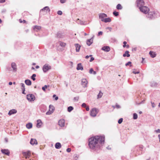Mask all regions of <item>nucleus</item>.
Returning <instances> with one entry per match:
<instances>
[{
  "label": "nucleus",
  "mask_w": 160,
  "mask_h": 160,
  "mask_svg": "<svg viewBox=\"0 0 160 160\" xmlns=\"http://www.w3.org/2000/svg\"><path fill=\"white\" fill-rule=\"evenodd\" d=\"M6 12V10L5 8L2 9L1 11V12L2 13H5Z\"/></svg>",
  "instance_id": "obj_41"
},
{
  "label": "nucleus",
  "mask_w": 160,
  "mask_h": 160,
  "mask_svg": "<svg viewBox=\"0 0 160 160\" xmlns=\"http://www.w3.org/2000/svg\"><path fill=\"white\" fill-rule=\"evenodd\" d=\"M82 107H84V108H85L86 107V104L84 103L82 104Z\"/></svg>",
  "instance_id": "obj_50"
},
{
  "label": "nucleus",
  "mask_w": 160,
  "mask_h": 160,
  "mask_svg": "<svg viewBox=\"0 0 160 160\" xmlns=\"http://www.w3.org/2000/svg\"><path fill=\"white\" fill-rule=\"evenodd\" d=\"M158 136L159 138V142H160V134Z\"/></svg>",
  "instance_id": "obj_64"
},
{
  "label": "nucleus",
  "mask_w": 160,
  "mask_h": 160,
  "mask_svg": "<svg viewBox=\"0 0 160 160\" xmlns=\"http://www.w3.org/2000/svg\"><path fill=\"white\" fill-rule=\"evenodd\" d=\"M133 118L134 119H136L138 118V115L136 113H134L133 114Z\"/></svg>",
  "instance_id": "obj_36"
},
{
  "label": "nucleus",
  "mask_w": 160,
  "mask_h": 160,
  "mask_svg": "<svg viewBox=\"0 0 160 160\" xmlns=\"http://www.w3.org/2000/svg\"><path fill=\"white\" fill-rule=\"evenodd\" d=\"M92 42L93 39L91 38L87 40V44L88 46H89L92 43Z\"/></svg>",
  "instance_id": "obj_24"
},
{
  "label": "nucleus",
  "mask_w": 160,
  "mask_h": 160,
  "mask_svg": "<svg viewBox=\"0 0 160 160\" xmlns=\"http://www.w3.org/2000/svg\"><path fill=\"white\" fill-rule=\"evenodd\" d=\"M152 104V106L153 108H154L155 107V105L154 102H151Z\"/></svg>",
  "instance_id": "obj_46"
},
{
  "label": "nucleus",
  "mask_w": 160,
  "mask_h": 160,
  "mask_svg": "<svg viewBox=\"0 0 160 160\" xmlns=\"http://www.w3.org/2000/svg\"><path fill=\"white\" fill-rule=\"evenodd\" d=\"M75 46L76 48V50L77 52H78L81 46L78 44H75Z\"/></svg>",
  "instance_id": "obj_22"
},
{
  "label": "nucleus",
  "mask_w": 160,
  "mask_h": 160,
  "mask_svg": "<svg viewBox=\"0 0 160 160\" xmlns=\"http://www.w3.org/2000/svg\"><path fill=\"white\" fill-rule=\"evenodd\" d=\"M1 152L2 153L6 154L7 155H9L10 152L8 149H2Z\"/></svg>",
  "instance_id": "obj_19"
},
{
  "label": "nucleus",
  "mask_w": 160,
  "mask_h": 160,
  "mask_svg": "<svg viewBox=\"0 0 160 160\" xmlns=\"http://www.w3.org/2000/svg\"><path fill=\"white\" fill-rule=\"evenodd\" d=\"M48 87H47V86L45 85L44 86V87H42V90L44 91H45V89L46 88H47Z\"/></svg>",
  "instance_id": "obj_40"
},
{
  "label": "nucleus",
  "mask_w": 160,
  "mask_h": 160,
  "mask_svg": "<svg viewBox=\"0 0 160 160\" xmlns=\"http://www.w3.org/2000/svg\"><path fill=\"white\" fill-rule=\"evenodd\" d=\"M22 84V88H24V84L23 83H21Z\"/></svg>",
  "instance_id": "obj_61"
},
{
  "label": "nucleus",
  "mask_w": 160,
  "mask_h": 160,
  "mask_svg": "<svg viewBox=\"0 0 160 160\" xmlns=\"http://www.w3.org/2000/svg\"><path fill=\"white\" fill-rule=\"evenodd\" d=\"M103 95V93L101 91H100L99 94L98 95V98H101Z\"/></svg>",
  "instance_id": "obj_33"
},
{
  "label": "nucleus",
  "mask_w": 160,
  "mask_h": 160,
  "mask_svg": "<svg viewBox=\"0 0 160 160\" xmlns=\"http://www.w3.org/2000/svg\"><path fill=\"white\" fill-rule=\"evenodd\" d=\"M93 71V69L92 68H91L89 71V72L90 74H92Z\"/></svg>",
  "instance_id": "obj_43"
},
{
  "label": "nucleus",
  "mask_w": 160,
  "mask_h": 160,
  "mask_svg": "<svg viewBox=\"0 0 160 160\" xmlns=\"http://www.w3.org/2000/svg\"><path fill=\"white\" fill-rule=\"evenodd\" d=\"M36 77V75L35 74H32V76L31 77V78L32 79L33 81H35L36 80L35 77Z\"/></svg>",
  "instance_id": "obj_34"
},
{
  "label": "nucleus",
  "mask_w": 160,
  "mask_h": 160,
  "mask_svg": "<svg viewBox=\"0 0 160 160\" xmlns=\"http://www.w3.org/2000/svg\"><path fill=\"white\" fill-rule=\"evenodd\" d=\"M116 108H120V107L119 105H116Z\"/></svg>",
  "instance_id": "obj_60"
},
{
  "label": "nucleus",
  "mask_w": 160,
  "mask_h": 160,
  "mask_svg": "<svg viewBox=\"0 0 160 160\" xmlns=\"http://www.w3.org/2000/svg\"><path fill=\"white\" fill-rule=\"evenodd\" d=\"M11 67L13 69V71L14 72L16 71L17 70V66L16 64L14 62H12L11 63Z\"/></svg>",
  "instance_id": "obj_17"
},
{
  "label": "nucleus",
  "mask_w": 160,
  "mask_h": 160,
  "mask_svg": "<svg viewBox=\"0 0 160 160\" xmlns=\"http://www.w3.org/2000/svg\"><path fill=\"white\" fill-rule=\"evenodd\" d=\"M102 32L101 31L99 32L98 33V35H102Z\"/></svg>",
  "instance_id": "obj_55"
},
{
  "label": "nucleus",
  "mask_w": 160,
  "mask_h": 160,
  "mask_svg": "<svg viewBox=\"0 0 160 160\" xmlns=\"http://www.w3.org/2000/svg\"><path fill=\"white\" fill-rule=\"evenodd\" d=\"M127 42L126 41H124L123 42L124 45H123V47L125 48L126 46V44H127Z\"/></svg>",
  "instance_id": "obj_48"
},
{
  "label": "nucleus",
  "mask_w": 160,
  "mask_h": 160,
  "mask_svg": "<svg viewBox=\"0 0 160 160\" xmlns=\"http://www.w3.org/2000/svg\"><path fill=\"white\" fill-rule=\"evenodd\" d=\"M150 56L152 58H154L156 57V54L155 52H154L152 51H150L149 53Z\"/></svg>",
  "instance_id": "obj_26"
},
{
  "label": "nucleus",
  "mask_w": 160,
  "mask_h": 160,
  "mask_svg": "<svg viewBox=\"0 0 160 160\" xmlns=\"http://www.w3.org/2000/svg\"><path fill=\"white\" fill-rule=\"evenodd\" d=\"M104 136H97L90 138L89 140L88 145L90 148L94 150L99 149L104 142Z\"/></svg>",
  "instance_id": "obj_1"
},
{
  "label": "nucleus",
  "mask_w": 160,
  "mask_h": 160,
  "mask_svg": "<svg viewBox=\"0 0 160 160\" xmlns=\"http://www.w3.org/2000/svg\"><path fill=\"white\" fill-rule=\"evenodd\" d=\"M55 147L56 149H59L61 147V145L59 142H57L55 144Z\"/></svg>",
  "instance_id": "obj_25"
},
{
  "label": "nucleus",
  "mask_w": 160,
  "mask_h": 160,
  "mask_svg": "<svg viewBox=\"0 0 160 160\" xmlns=\"http://www.w3.org/2000/svg\"><path fill=\"white\" fill-rule=\"evenodd\" d=\"M110 49L109 47L107 46H104L102 48V50L107 52H109Z\"/></svg>",
  "instance_id": "obj_16"
},
{
  "label": "nucleus",
  "mask_w": 160,
  "mask_h": 160,
  "mask_svg": "<svg viewBox=\"0 0 160 160\" xmlns=\"http://www.w3.org/2000/svg\"><path fill=\"white\" fill-rule=\"evenodd\" d=\"M73 109V108L72 107L69 106L68 108V111L69 112H70Z\"/></svg>",
  "instance_id": "obj_32"
},
{
  "label": "nucleus",
  "mask_w": 160,
  "mask_h": 160,
  "mask_svg": "<svg viewBox=\"0 0 160 160\" xmlns=\"http://www.w3.org/2000/svg\"><path fill=\"white\" fill-rule=\"evenodd\" d=\"M154 132L157 133H160V129H158V130H155Z\"/></svg>",
  "instance_id": "obj_45"
},
{
  "label": "nucleus",
  "mask_w": 160,
  "mask_h": 160,
  "mask_svg": "<svg viewBox=\"0 0 160 160\" xmlns=\"http://www.w3.org/2000/svg\"><path fill=\"white\" fill-rule=\"evenodd\" d=\"M26 23V22L25 20H23V21H22L21 20V23Z\"/></svg>",
  "instance_id": "obj_54"
},
{
  "label": "nucleus",
  "mask_w": 160,
  "mask_h": 160,
  "mask_svg": "<svg viewBox=\"0 0 160 160\" xmlns=\"http://www.w3.org/2000/svg\"><path fill=\"white\" fill-rule=\"evenodd\" d=\"M147 17L150 19L154 18L155 17V13L153 12H150L148 15Z\"/></svg>",
  "instance_id": "obj_12"
},
{
  "label": "nucleus",
  "mask_w": 160,
  "mask_h": 160,
  "mask_svg": "<svg viewBox=\"0 0 160 160\" xmlns=\"http://www.w3.org/2000/svg\"><path fill=\"white\" fill-rule=\"evenodd\" d=\"M41 124H42L37 123V125H36L37 127L38 128H40V127L41 126Z\"/></svg>",
  "instance_id": "obj_42"
},
{
  "label": "nucleus",
  "mask_w": 160,
  "mask_h": 160,
  "mask_svg": "<svg viewBox=\"0 0 160 160\" xmlns=\"http://www.w3.org/2000/svg\"><path fill=\"white\" fill-rule=\"evenodd\" d=\"M71 151V149L70 148H68L67 149V151L68 152H70Z\"/></svg>",
  "instance_id": "obj_52"
},
{
  "label": "nucleus",
  "mask_w": 160,
  "mask_h": 160,
  "mask_svg": "<svg viewBox=\"0 0 160 160\" xmlns=\"http://www.w3.org/2000/svg\"><path fill=\"white\" fill-rule=\"evenodd\" d=\"M27 128L28 129H30L32 128V125L31 123H28L26 125Z\"/></svg>",
  "instance_id": "obj_29"
},
{
  "label": "nucleus",
  "mask_w": 160,
  "mask_h": 160,
  "mask_svg": "<svg viewBox=\"0 0 160 160\" xmlns=\"http://www.w3.org/2000/svg\"><path fill=\"white\" fill-rule=\"evenodd\" d=\"M125 65L126 66H128V65H130V66H132V65H131V62H128L127 63H126L125 64Z\"/></svg>",
  "instance_id": "obj_39"
},
{
  "label": "nucleus",
  "mask_w": 160,
  "mask_h": 160,
  "mask_svg": "<svg viewBox=\"0 0 160 160\" xmlns=\"http://www.w3.org/2000/svg\"><path fill=\"white\" fill-rule=\"evenodd\" d=\"M22 154L24 157L26 158H28L30 156V152L29 151L23 152Z\"/></svg>",
  "instance_id": "obj_13"
},
{
  "label": "nucleus",
  "mask_w": 160,
  "mask_h": 160,
  "mask_svg": "<svg viewBox=\"0 0 160 160\" xmlns=\"http://www.w3.org/2000/svg\"><path fill=\"white\" fill-rule=\"evenodd\" d=\"M37 123H40V124L42 123L41 120L40 119L38 120H37Z\"/></svg>",
  "instance_id": "obj_47"
},
{
  "label": "nucleus",
  "mask_w": 160,
  "mask_h": 160,
  "mask_svg": "<svg viewBox=\"0 0 160 160\" xmlns=\"http://www.w3.org/2000/svg\"><path fill=\"white\" fill-rule=\"evenodd\" d=\"M9 85H11L12 84V82H9L8 83Z\"/></svg>",
  "instance_id": "obj_63"
},
{
  "label": "nucleus",
  "mask_w": 160,
  "mask_h": 160,
  "mask_svg": "<svg viewBox=\"0 0 160 160\" xmlns=\"http://www.w3.org/2000/svg\"><path fill=\"white\" fill-rule=\"evenodd\" d=\"M17 112V110L15 109H12L9 112L8 114L9 115H11L13 114L16 113Z\"/></svg>",
  "instance_id": "obj_18"
},
{
  "label": "nucleus",
  "mask_w": 160,
  "mask_h": 160,
  "mask_svg": "<svg viewBox=\"0 0 160 160\" xmlns=\"http://www.w3.org/2000/svg\"><path fill=\"white\" fill-rule=\"evenodd\" d=\"M50 11V9L49 7L48 6H46L40 10V13H41L44 14L45 13H47L48 11L49 12Z\"/></svg>",
  "instance_id": "obj_5"
},
{
  "label": "nucleus",
  "mask_w": 160,
  "mask_h": 160,
  "mask_svg": "<svg viewBox=\"0 0 160 160\" xmlns=\"http://www.w3.org/2000/svg\"><path fill=\"white\" fill-rule=\"evenodd\" d=\"M92 73L94 74V75H95L96 74V71H93V73Z\"/></svg>",
  "instance_id": "obj_62"
},
{
  "label": "nucleus",
  "mask_w": 160,
  "mask_h": 160,
  "mask_svg": "<svg viewBox=\"0 0 160 160\" xmlns=\"http://www.w3.org/2000/svg\"><path fill=\"white\" fill-rule=\"evenodd\" d=\"M5 2V0H0V2L3 3Z\"/></svg>",
  "instance_id": "obj_58"
},
{
  "label": "nucleus",
  "mask_w": 160,
  "mask_h": 160,
  "mask_svg": "<svg viewBox=\"0 0 160 160\" xmlns=\"http://www.w3.org/2000/svg\"><path fill=\"white\" fill-rule=\"evenodd\" d=\"M66 1V0H61L60 2L62 3H65Z\"/></svg>",
  "instance_id": "obj_51"
},
{
  "label": "nucleus",
  "mask_w": 160,
  "mask_h": 160,
  "mask_svg": "<svg viewBox=\"0 0 160 160\" xmlns=\"http://www.w3.org/2000/svg\"><path fill=\"white\" fill-rule=\"evenodd\" d=\"M57 37L58 38H62L65 35L64 33L62 32H58L57 34Z\"/></svg>",
  "instance_id": "obj_21"
},
{
  "label": "nucleus",
  "mask_w": 160,
  "mask_h": 160,
  "mask_svg": "<svg viewBox=\"0 0 160 160\" xmlns=\"http://www.w3.org/2000/svg\"><path fill=\"white\" fill-rule=\"evenodd\" d=\"M27 98L30 102H33L35 99L34 95L32 94H28L27 95Z\"/></svg>",
  "instance_id": "obj_4"
},
{
  "label": "nucleus",
  "mask_w": 160,
  "mask_h": 160,
  "mask_svg": "<svg viewBox=\"0 0 160 160\" xmlns=\"http://www.w3.org/2000/svg\"><path fill=\"white\" fill-rule=\"evenodd\" d=\"M30 143L31 144L34 145H37V140L34 139H31L30 140Z\"/></svg>",
  "instance_id": "obj_20"
},
{
  "label": "nucleus",
  "mask_w": 160,
  "mask_h": 160,
  "mask_svg": "<svg viewBox=\"0 0 160 160\" xmlns=\"http://www.w3.org/2000/svg\"><path fill=\"white\" fill-rule=\"evenodd\" d=\"M133 72L134 74H137L139 73V71H136L134 70L133 71Z\"/></svg>",
  "instance_id": "obj_49"
},
{
  "label": "nucleus",
  "mask_w": 160,
  "mask_h": 160,
  "mask_svg": "<svg viewBox=\"0 0 160 160\" xmlns=\"http://www.w3.org/2000/svg\"><path fill=\"white\" fill-rule=\"evenodd\" d=\"M49 111L47 112L46 114L47 115H50L54 112L55 108L52 105H50L49 106Z\"/></svg>",
  "instance_id": "obj_6"
},
{
  "label": "nucleus",
  "mask_w": 160,
  "mask_h": 160,
  "mask_svg": "<svg viewBox=\"0 0 160 160\" xmlns=\"http://www.w3.org/2000/svg\"><path fill=\"white\" fill-rule=\"evenodd\" d=\"M123 121V118H120L118 121V123L119 124H121L122 123Z\"/></svg>",
  "instance_id": "obj_38"
},
{
  "label": "nucleus",
  "mask_w": 160,
  "mask_h": 160,
  "mask_svg": "<svg viewBox=\"0 0 160 160\" xmlns=\"http://www.w3.org/2000/svg\"><path fill=\"white\" fill-rule=\"evenodd\" d=\"M86 109L87 111H88L89 110V107H87L86 108Z\"/></svg>",
  "instance_id": "obj_59"
},
{
  "label": "nucleus",
  "mask_w": 160,
  "mask_h": 160,
  "mask_svg": "<svg viewBox=\"0 0 160 160\" xmlns=\"http://www.w3.org/2000/svg\"><path fill=\"white\" fill-rule=\"evenodd\" d=\"M94 60V58L93 57H91V59L90 60V62H92V61H93V60Z\"/></svg>",
  "instance_id": "obj_56"
},
{
  "label": "nucleus",
  "mask_w": 160,
  "mask_h": 160,
  "mask_svg": "<svg viewBox=\"0 0 160 160\" xmlns=\"http://www.w3.org/2000/svg\"><path fill=\"white\" fill-rule=\"evenodd\" d=\"M92 56V55H90L89 56L87 55L86 56L85 58H86L87 59L89 57H91Z\"/></svg>",
  "instance_id": "obj_53"
},
{
  "label": "nucleus",
  "mask_w": 160,
  "mask_h": 160,
  "mask_svg": "<svg viewBox=\"0 0 160 160\" xmlns=\"http://www.w3.org/2000/svg\"><path fill=\"white\" fill-rule=\"evenodd\" d=\"M107 15L104 13H102L99 14V18L101 19V21L102 20H104L105 18L107 17Z\"/></svg>",
  "instance_id": "obj_9"
},
{
  "label": "nucleus",
  "mask_w": 160,
  "mask_h": 160,
  "mask_svg": "<svg viewBox=\"0 0 160 160\" xmlns=\"http://www.w3.org/2000/svg\"><path fill=\"white\" fill-rule=\"evenodd\" d=\"M66 45V44L65 43L61 42H59L58 43H57V45L58 47L59 46H60L62 48H63L65 47Z\"/></svg>",
  "instance_id": "obj_15"
},
{
  "label": "nucleus",
  "mask_w": 160,
  "mask_h": 160,
  "mask_svg": "<svg viewBox=\"0 0 160 160\" xmlns=\"http://www.w3.org/2000/svg\"><path fill=\"white\" fill-rule=\"evenodd\" d=\"M98 110L96 108H93L90 111V115L92 117H95L98 113Z\"/></svg>",
  "instance_id": "obj_2"
},
{
  "label": "nucleus",
  "mask_w": 160,
  "mask_h": 160,
  "mask_svg": "<svg viewBox=\"0 0 160 160\" xmlns=\"http://www.w3.org/2000/svg\"><path fill=\"white\" fill-rule=\"evenodd\" d=\"M139 9L141 12L145 14L147 13L149 11V9L148 7L144 6L140 8Z\"/></svg>",
  "instance_id": "obj_3"
},
{
  "label": "nucleus",
  "mask_w": 160,
  "mask_h": 160,
  "mask_svg": "<svg viewBox=\"0 0 160 160\" xmlns=\"http://www.w3.org/2000/svg\"><path fill=\"white\" fill-rule=\"evenodd\" d=\"M57 13L59 15H61L62 14V12L61 11H58L57 12Z\"/></svg>",
  "instance_id": "obj_44"
},
{
  "label": "nucleus",
  "mask_w": 160,
  "mask_h": 160,
  "mask_svg": "<svg viewBox=\"0 0 160 160\" xmlns=\"http://www.w3.org/2000/svg\"><path fill=\"white\" fill-rule=\"evenodd\" d=\"M88 81L85 78H83L82 80L81 84L83 87H86L87 86Z\"/></svg>",
  "instance_id": "obj_11"
},
{
  "label": "nucleus",
  "mask_w": 160,
  "mask_h": 160,
  "mask_svg": "<svg viewBox=\"0 0 160 160\" xmlns=\"http://www.w3.org/2000/svg\"><path fill=\"white\" fill-rule=\"evenodd\" d=\"M113 15L115 16H117L119 15V13L118 12L114 11L113 12Z\"/></svg>",
  "instance_id": "obj_37"
},
{
  "label": "nucleus",
  "mask_w": 160,
  "mask_h": 160,
  "mask_svg": "<svg viewBox=\"0 0 160 160\" xmlns=\"http://www.w3.org/2000/svg\"><path fill=\"white\" fill-rule=\"evenodd\" d=\"M42 27L40 26H34L32 27L33 30L35 31L38 32L40 31Z\"/></svg>",
  "instance_id": "obj_10"
},
{
  "label": "nucleus",
  "mask_w": 160,
  "mask_h": 160,
  "mask_svg": "<svg viewBox=\"0 0 160 160\" xmlns=\"http://www.w3.org/2000/svg\"><path fill=\"white\" fill-rule=\"evenodd\" d=\"M51 69L50 66L47 64H45L43 67L42 70L44 72H46Z\"/></svg>",
  "instance_id": "obj_7"
},
{
  "label": "nucleus",
  "mask_w": 160,
  "mask_h": 160,
  "mask_svg": "<svg viewBox=\"0 0 160 160\" xmlns=\"http://www.w3.org/2000/svg\"><path fill=\"white\" fill-rule=\"evenodd\" d=\"M22 93L23 94H25V93H24V92L25 91V88H22Z\"/></svg>",
  "instance_id": "obj_57"
},
{
  "label": "nucleus",
  "mask_w": 160,
  "mask_h": 160,
  "mask_svg": "<svg viewBox=\"0 0 160 160\" xmlns=\"http://www.w3.org/2000/svg\"><path fill=\"white\" fill-rule=\"evenodd\" d=\"M122 8V7L121 4H118L117 6V8L118 9H121Z\"/></svg>",
  "instance_id": "obj_35"
},
{
  "label": "nucleus",
  "mask_w": 160,
  "mask_h": 160,
  "mask_svg": "<svg viewBox=\"0 0 160 160\" xmlns=\"http://www.w3.org/2000/svg\"><path fill=\"white\" fill-rule=\"evenodd\" d=\"M137 5L138 7L140 8L144 6V2L143 0H138L137 1Z\"/></svg>",
  "instance_id": "obj_8"
},
{
  "label": "nucleus",
  "mask_w": 160,
  "mask_h": 160,
  "mask_svg": "<svg viewBox=\"0 0 160 160\" xmlns=\"http://www.w3.org/2000/svg\"><path fill=\"white\" fill-rule=\"evenodd\" d=\"M129 52L128 51H126L125 52V53H124L123 54V57H125L126 56H127V57H129L130 56V55L129 54Z\"/></svg>",
  "instance_id": "obj_30"
},
{
  "label": "nucleus",
  "mask_w": 160,
  "mask_h": 160,
  "mask_svg": "<svg viewBox=\"0 0 160 160\" xmlns=\"http://www.w3.org/2000/svg\"><path fill=\"white\" fill-rule=\"evenodd\" d=\"M77 22L78 23L81 24V25H83L84 24L85 22L83 21H81L79 19H78Z\"/></svg>",
  "instance_id": "obj_31"
},
{
  "label": "nucleus",
  "mask_w": 160,
  "mask_h": 160,
  "mask_svg": "<svg viewBox=\"0 0 160 160\" xmlns=\"http://www.w3.org/2000/svg\"><path fill=\"white\" fill-rule=\"evenodd\" d=\"M111 21V19L109 18H105L104 20H102V22H110Z\"/></svg>",
  "instance_id": "obj_27"
},
{
  "label": "nucleus",
  "mask_w": 160,
  "mask_h": 160,
  "mask_svg": "<svg viewBox=\"0 0 160 160\" xmlns=\"http://www.w3.org/2000/svg\"><path fill=\"white\" fill-rule=\"evenodd\" d=\"M77 69L78 70H83V68L81 63H79L78 64Z\"/></svg>",
  "instance_id": "obj_23"
},
{
  "label": "nucleus",
  "mask_w": 160,
  "mask_h": 160,
  "mask_svg": "<svg viewBox=\"0 0 160 160\" xmlns=\"http://www.w3.org/2000/svg\"><path fill=\"white\" fill-rule=\"evenodd\" d=\"M25 82L26 84L28 86L31 85L32 84L31 81L29 79L26 80L25 81Z\"/></svg>",
  "instance_id": "obj_28"
},
{
  "label": "nucleus",
  "mask_w": 160,
  "mask_h": 160,
  "mask_svg": "<svg viewBox=\"0 0 160 160\" xmlns=\"http://www.w3.org/2000/svg\"><path fill=\"white\" fill-rule=\"evenodd\" d=\"M58 125L61 127H63L65 125V120L63 119H61L58 121Z\"/></svg>",
  "instance_id": "obj_14"
}]
</instances>
